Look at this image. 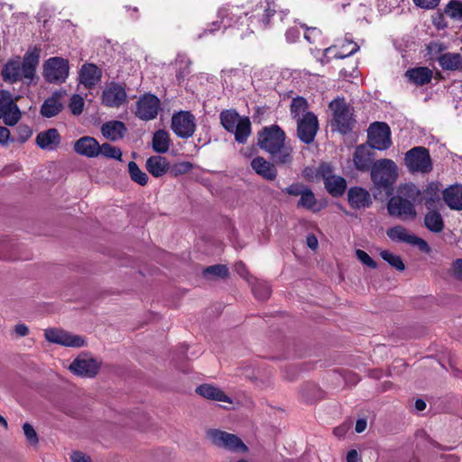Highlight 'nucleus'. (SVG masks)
Listing matches in <instances>:
<instances>
[{"label": "nucleus", "mask_w": 462, "mask_h": 462, "mask_svg": "<svg viewBox=\"0 0 462 462\" xmlns=\"http://www.w3.org/2000/svg\"><path fill=\"white\" fill-rule=\"evenodd\" d=\"M446 204L455 210H462V186L455 185L448 188L443 194Z\"/></svg>", "instance_id": "obj_31"}, {"label": "nucleus", "mask_w": 462, "mask_h": 462, "mask_svg": "<svg viewBox=\"0 0 462 462\" xmlns=\"http://www.w3.org/2000/svg\"><path fill=\"white\" fill-rule=\"evenodd\" d=\"M170 147V136L168 132L158 130L152 137V149L158 153H164Z\"/></svg>", "instance_id": "obj_35"}, {"label": "nucleus", "mask_w": 462, "mask_h": 462, "mask_svg": "<svg viewBox=\"0 0 462 462\" xmlns=\"http://www.w3.org/2000/svg\"><path fill=\"white\" fill-rule=\"evenodd\" d=\"M127 101L125 88L116 82H111L103 90L102 103L108 107H119Z\"/></svg>", "instance_id": "obj_18"}, {"label": "nucleus", "mask_w": 462, "mask_h": 462, "mask_svg": "<svg viewBox=\"0 0 462 462\" xmlns=\"http://www.w3.org/2000/svg\"><path fill=\"white\" fill-rule=\"evenodd\" d=\"M425 226L433 233H439L444 228V222L441 215L437 211H430L425 215Z\"/></svg>", "instance_id": "obj_36"}, {"label": "nucleus", "mask_w": 462, "mask_h": 462, "mask_svg": "<svg viewBox=\"0 0 462 462\" xmlns=\"http://www.w3.org/2000/svg\"><path fill=\"white\" fill-rule=\"evenodd\" d=\"M445 13L453 19L462 18V2L451 0L446 5Z\"/></svg>", "instance_id": "obj_45"}, {"label": "nucleus", "mask_w": 462, "mask_h": 462, "mask_svg": "<svg viewBox=\"0 0 462 462\" xmlns=\"http://www.w3.org/2000/svg\"><path fill=\"white\" fill-rule=\"evenodd\" d=\"M405 165L412 172L428 173L432 170V161L429 150L416 146L405 153Z\"/></svg>", "instance_id": "obj_6"}, {"label": "nucleus", "mask_w": 462, "mask_h": 462, "mask_svg": "<svg viewBox=\"0 0 462 462\" xmlns=\"http://www.w3.org/2000/svg\"><path fill=\"white\" fill-rule=\"evenodd\" d=\"M327 191L333 197L342 196L346 189V181L341 176H333L324 182Z\"/></svg>", "instance_id": "obj_33"}, {"label": "nucleus", "mask_w": 462, "mask_h": 462, "mask_svg": "<svg viewBox=\"0 0 462 462\" xmlns=\"http://www.w3.org/2000/svg\"><path fill=\"white\" fill-rule=\"evenodd\" d=\"M306 242H307L308 246L312 250L317 249V247L319 245L317 237L312 234L308 235Z\"/></svg>", "instance_id": "obj_62"}, {"label": "nucleus", "mask_w": 462, "mask_h": 462, "mask_svg": "<svg viewBox=\"0 0 462 462\" xmlns=\"http://www.w3.org/2000/svg\"><path fill=\"white\" fill-rule=\"evenodd\" d=\"M69 61L63 58H50L44 63L43 75L50 83L63 82L69 76Z\"/></svg>", "instance_id": "obj_10"}, {"label": "nucleus", "mask_w": 462, "mask_h": 462, "mask_svg": "<svg viewBox=\"0 0 462 462\" xmlns=\"http://www.w3.org/2000/svg\"><path fill=\"white\" fill-rule=\"evenodd\" d=\"M254 282H250V283L252 284V291L254 296L260 300H267L271 294L269 284L265 282H259L254 278Z\"/></svg>", "instance_id": "obj_39"}, {"label": "nucleus", "mask_w": 462, "mask_h": 462, "mask_svg": "<svg viewBox=\"0 0 462 462\" xmlns=\"http://www.w3.org/2000/svg\"><path fill=\"white\" fill-rule=\"evenodd\" d=\"M318 129V118L312 112H307L297 119V135L306 144L313 142Z\"/></svg>", "instance_id": "obj_16"}, {"label": "nucleus", "mask_w": 462, "mask_h": 462, "mask_svg": "<svg viewBox=\"0 0 462 462\" xmlns=\"http://www.w3.org/2000/svg\"><path fill=\"white\" fill-rule=\"evenodd\" d=\"M358 453L355 449H351L346 454V461L347 462H357L358 461Z\"/></svg>", "instance_id": "obj_64"}, {"label": "nucleus", "mask_w": 462, "mask_h": 462, "mask_svg": "<svg viewBox=\"0 0 462 462\" xmlns=\"http://www.w3.org/2000/svg\"><path fill=\"white\" fill-rule=\"evenodd\" d=\"M84 105L85 102L83 97L75 94L70 97L69 106L73 115L79 116L83 112Z\"/></svg>", "instance_id": "obj_47"}, {"label": "nucleus", "mask_w": 462, "mask_h": 462, "mask_svg": "<svg viewBox=\"0 0 462 462\" xmlns=\"http://www.w3.org/2000/svg\"><path fill=\"white\" fill-rule=\"evenodd\" d=\"M342 49H346V51H347V52H344V51L339 52L337 55V57H338L340 59H343V58H346V57L355 54L359 50V46L357 45V43L350 41V42H347L346 44H344L342 46Z\"/></svg>", "instance_id": "obj_52"}, {"label": "nucleus", "mask_w": 462, "mask_h": 462, "mask_svg": "<svg viewBox=\"0 0 462 462\" xmlns=\"http://www.w3.org/2000/svg\"><path fill=\"white\" fill-rule=\"evenodd\" d=\"M17 137L12 139L13 142L18 141L21 143H25L32 134L31 127L26 125H19L16 128Z\"/></svg>", "instance_id": "obj_48"}, {"label": "nucleus", "mask_w": 462, "mask_h": 462, "mask_svg": "<svg viewBox=\"0 0 462 462\" xmlns=\"http://www.w3.org/2000/svg\"><path fill=\"white\" fill-rule=\"evenodd\" d=\"M236 8H221L218 11L220 22H213L209 28L205 29L203 33L199 34L198 39L202 38L208 32L213 33L221 28L236 27L241 32L240 36L245 37L254 32V28H266L269 24L270 17L276 13L274 2L265 0L260 2L253 10L250 16L247 13L238 14Z\"/></svg>", "instance_id": "obj_1"}, {"label": "nucleus", "mask_w": 462, "mask_h": 462, "mask_svg": "<svg viewBox=\"0 0 462 462\" xmlns=\"http://www.w3.org/2000/svg\"><path fill=\"white\" fill-rule=\"evenodd\" d=\"M347 201L354 209H365L373 203L370 192L358 186L351 187L347 190Z\"/></svg>", "instance_id": "obj_19"}, {"label": "nucleus", "mask_w": 462, "mask_h": 462, "mask_svg": "<svg viewBox=\"0 0 462 462\" xmlns=\"http://www.w3.org/2000/svg\"><path fill=\"white\" fill-rule=\"evenodd\" d=\"M14 331L15 333L19 336V337H24L26 335H28L29 333V328L26 325L24 324H18L15 326L14 328Z\"/></svg>", "instance_id": "obj_63"}, {"label": "nucleus", "mask_w": 462, "mask_h": 462, "mask_svg": "<svg viewBox=\"0 0 462 462\" xmlns=\"http://www.w3.org/2000/svg\"><path fill=\"white\" fill-rule=\"evenodd\" d=\"M36 144L42 150L53 151L60 143V135L57 129L50 128L40 132L36 136Z\"/></svg>", "instance_id": "obj_24"}, {"label": "nucleus", "mask_w": 462, "mask_h": 462, "mask_svg": "<svg viewBox=\"0 0 462 462\" xmlns=\"http://www.w3.org/2000/svg\"><path fill=\"white\" fill-rule=\"evenodd\" d=\"M70 459L72 462H91L90 457L80 451H74L70 456Z\"/></svg>", "instance_id": "obj_57"}, {"label": "nucleus", "mask_w": 462, "mask_h": 462, "mask_svg": "<svg viewBox=\"0 0 462 462\" xmlns=\"http://www.w3.org/2000/svg\"><path fill=\"white\" fill-rule=\"evenodd\" d=\"M397 177V165L390 159L378 160L371 168V180L378 189H390Z\"/></svg>", "instance_id": "obj_4"}, {"label": "nucleus", "mask_w": 462, "mask_h": 462, "mask_svg": "<svg viewBox=\"0 0 462 462\" xmlns=\"http://www.w3.org/2000/svg\"><path fill=\"white\" fill-rule=\"evenodd\" d=\"M333 111L334 121L339 132L346 134L352 129L354 120L350 108L346 106L344 99H335L329 104Z\"/></svg>", "instance_id": "obj_14"}, {"label": "nucleus", "mask_w": 462, "mask_h": 462, "mask_svg": "<svg viewBox=\"0 0 462 462\" xmlns=\"http://www.w3.org/2000/svg\"><path fill=\"white\" fill-rule=\"evenodd\" d=\"M308 187L302 183H292L289 187L282 189V192L291 196H300Z\"/></svg>", "instance_id": "obj_51"}, {"label": "nucleus", "mask_w": 462, "mask_h": 462, "mask_svg": "<svg viewBox=\"0 0 462 462\" xmlns=\"http://www.w3.org/2000/svg\"><path fill=\"white\" fill-rule=\"evenodd\" d=\"M368 145L379 151L388 149L392 144L391 130L386 123L375 122L367 130Z\"/></svg>", "instance_id": "obj_8"}, {"label": "nucleus", "mask_w": 462, "mask_h": 462, "mask_svg": "<svg viewBox=\"0 0 462 462\" xmlns=\"http://www.w3.org/2000/svg\"><path fill=\"white\" fill-rule=\"evenodd\" d=\"M452 272L456 279L462 281V259H457L454 262Z\"/></svg>", "instance_id": "obj_58"}, {"label": "nucleus", "mask_w": 462, "mask_h": 462, "mask_svg": "<svg viewBox=\"0 0 462 462\" xmlns=\"http://www.w3.org/2000/svg\"><path fill=\"white\" fill-rule=\"evenodd\" d=\"M101 78L100 69L94 64H85L82 66L79 73L80 83L86 88H91Z\"/></svg>", "instance_id": "obj_30"}, {"label": "nucleus", "mask_w": 462, "mask_h": 462, "mask_svg": "<svg viewBox=\"0 0 462 462\" xmlns=\"http://www.w3.org/2000/svg\"><path fill=\"white\" fill-rule=\"evenodd\" d=\"M386 235L393 242H403L415 245L423 253L428 254L430 252V247L424 239L410 233L409 230L402 226L398 225L388 228Z\"/></svg>", "instance_id": "obj_11"}, {"label": "nucleus", "mask_w": 462, "mask_h": 462, "mask_svg": "<svg viewBox=\"0 0 462 462\" xmlns=\"http://www.w3.org/2000/svg\"><path fill=\"white\" fill-rule=\"evenodd\" d=\"M300 35V32L297 27H291L287 30L285 36L288 42H295Z\"/></svg>", "instance_id": "obj_56"}, {"label": "nucleus", "mask_w": 462, "mask_h": 462, "mask_svg": "<svg viewBox=\"0 0 462 462\" xmlns=\"http://www.w3.org/2000/svg\"><path fill=\"white\" fill-rule=\"evenodd\" d=\"M356 256L363 264L373 269L376 268V263L369 256L366 252L361 249H357L356 251Z\"/></svg>", "instance_id": "obj_50"}, {"label": "nucleus", "mask_w": 462, "mask_h": 462, "mask_svg": "<svg viewBox=\"0 0 462 462\" xmlns=\"http://www.w3.org/2000/svg\"><path fill=\"white\" fill-rule=\"evenodd\" d=\"M432 70L428 67H415L406 70L405 77L416 86H424L432 79Z\"/></svg>", "instance_id": "obj_29"}, {"label": "nucleus", "mask_w": 462, "mask_h": 462, "mask_svg": "<svg viewBox=\"0 0 462 462\" xmlns=\"http://www.w3.org/2000/svg\"><path fill=\"white\" fill-rule=\"evenodd\" d=\"M219 116L223 127L235 134V140L239 143H245L251 134L249 117H241L235 110H225Z\"/></svg>", "instance_id": "obj_3"}, {"label": "nucleus", "mask_w": 462, "mask_h": 462, "mask_svg": "<svg viewBox=\"0 0 462 462\" xmlns=\"http://www.w3.org/2000/svg\"><path fill=\"white\" fill-rule=\"evenodd\" d=\"M432 23L438 29H444L447 26L442 14L433 16Z\"/></svg>", "instance_id": "obj_61"}, {"label": "nucleus", "mask_w": 462, "mask_h": 462, "mask_svg": "<svg viewBox=\"0 0 462 462\" xmlns=\"http://www.w3.org/2000/svg\"><path fill=\"white\" fill-rule=\"evenodd\" d=\"M128 171L133 181L141 186H145L147 184L149 178L147 174L138 167L136 162H130L128 163Z\"/></svg>", "instance_id": "obj_38"}, {"label": "nucleus", "mask_w": 462, "mask_h": 462, "mask_svg": "<svg viewBox=\"0 0 462 462\" xmlns=\"http://www.w3.org/2000/svg\"><path fill=\"white\" fill-rule=\"evenodd\" d=\"M195 392L203 398L210 401L227 402L229 404L233 403V400L227 396L224 391L210 383L199 385Z\"/></svg>", "instance_id": "obj_23"}, {"label": "nucleus", "mask_w": 462, "mask_h": 462, "mask_svg": "<svg viewBox=\"0 0 462 462\" xmlns=\"http://www.w3.org/2000/svg\"><path fill=\"white\" fill-rule=\"evenodd\" d=\"M414 4L424 9H433L439 5L440 0H413Z\"/></svg>", "instance_id": "obj_55"}, {"label": "nucleus", "mask_w": 462, "mask_h": 462, "mask_svg": "<svg viewBox=\"0 0 462 462\" xmlns=\"http://www.w3.org/2000/svg\"><path fill=\"white\" fill-rule=\"evenodd\" d=\"M193 169L192 163L189 162H181L170 166L169 171L174 177L186 174Z\"/></svg>", "instance_id": "obj_46"}, {"label": "nucleus", "mask_w": 462, "mask_h": 462, "mask_svg": "<svg viewBox=\"0 0 462 462\" xmlns=\"http://www.w3.org/2000/svg\"><path fill=\"white\" fill-rule=\"evenodd\" d=\"M127 128L125 123L118 120L106 122L101 126L103 136L112 142H116L125 135Z\"/></svg>", "instance_id": "obj_25"}, {"label": "nucleus", "mask_w": 462, "mask_h": 462, "mask_svg": "<svg viewBox=\"0 0 462 462\" xmlns=\"http://www.w3.org/2000/svg\"><path fill=\"white\" fill-rule=\"evenodd\" d=\"M398 196H403L412 201V204L415 203L419 196L420 195V189L416 187V185L412 183H408L402 185L398 190Z\"/></svg>", "instance_id": "obj_42"}, {"label": "nucleus", "mask_w": 462, "mask_h": 462, "mask_svg": "<svg viewBox=\"0 0 462 462\" xmlns=\"http://www.w3.org/2000/svg\"><path fill=\"white\" fill-rule=\"evenodd\" d=\"M251 167L262 178L266 180H273L277 177V170L274 163L266 161L263 157H255L251 161Z\"/></svg>", "instance_id": "obj_26"}, {"label": "nucleus", "mask_w": 462, "mask_h": 462, "mask_svg": "<svg viewBox=\"0 0 462 462\" xmlns=\"http://www.w3.org/2000/svg\"><path fill=\"white\" fill-rule=\"evenodd\" d=\"M40 61V50L36 47L28 51L21 64L23 77L31 82L34 76L35 70Z\"/></svg>", "instance_id": "obj_21"}, {"label": "nucleus", "mask_w": 462, "mask_h": 462, "mask_svg": "<svg viewBox=\"0 0 462 462\" xmlns=\"http://www.w3.org/2000/svg\"><path fill=\"white\" fill-rule=\"evenodd\" d=\"M10 131L6 127L0 126V143L7 144L10 140Z\"/></svg>", "instance_id": "obj_60"}, {"label": "nucleus", "mask_w": 462, "mask_h": 462, "mask_svg": "<svg viewBox=\"0 0 462 462\" xmlns=\"http://www.w3.org/2000/svg\"><path fill=\"white\" fill-rule=\"evenodd\" d=\"M21 74L22 68L19 60L8 61L2 70V77L4 80L11 83L17 81Z\"/></svg>", "instance_id": "obj_34"}, {"label": "nucleus", "mask_w": 462, "mask_h": 462, "mask_svg": "<svg viewBox=\"0 0 462 462\" xmlns=\"http://www.w3.org/2000/svg\"><path fill=\"white\" fill-rule=\"evenodd\" d=\"M298 208H306L313 212L319 210L317 207V199L314 193L310 188H307L305 191L300 195V199L297 203Z\"/></svg>", "instance_id": "obj_37"}, {"label": "nucleus", "mask_w": 462, "mask_h": 462, "mask_svg": "<svg viewBox=\"0 0 462 462\" xmlns=\"http://www.w3.org/2000/svg\"><path fill=\"white\" fill-rule=\"evenodd\" d=\"M101 366V361L95 358L90 353L82 352L69 365V370L81 377H95Z\"/></svg>", "instance_id": "obj_7"}, {"label": "nucleus", "mask_w": 462, "mask_h": 462, "mask_svg": "<svg viewBox=\"0 0 462 462\" xmlns=\"http://www.w3.org/2000/svg\"><path fill=\"white\" fill-rule=\"evenodd\" d=\"M380 255L385 262H387L392 267L395 268L396 270L403 271L405 269V265L399 255L394 254L387 250L381 251Z\"/></svg>", "instance_id": "obj_41"}, {"label": "nucleus", "mask_w": 462, "mask_h": 462, "mask_svg": "<svg viewBox=\"0 0 462 462\" xmlns=\"http://www.w3.org/2000/svg\"><path fill=\"white\" fill-rule=\"evenodd\" d=\"M285 133L277 125L263 127L258 133L259 147L268 152L276 164H290L292 149L285 144Z\"/></svg>", "instance_id": "obj_2"}, {"label": "nucleus", "mask_w": 462, "mask_h": 462, "mask_svg": "<svg viewBox=\"0 0 462 462\" xmlns=\"http://www.w3.org/2000/svg\"><path fill=\"white\" fill-rule=\"evenodd\" d=\"M145 167L149 173L159 178L169 171L170 162L165 157L153 155L146 160Z\"/></svg>", "instance_id": "obj_28"}, {"label": "nucleus", "mask_w": 462, "mask_h": 462, "mask_svg": "<svg viewBox=\"0 0 462 462\" xmlns=\"http://www.w3.org/2000/svg\"><path fill=\"white\" fill-rule=\"evenodd\" d=\"M6 125H15L21 118V111L7 90H0V119Z\"/></svg>", "instance_id": "obj_12"}, {"label": "nucleus", "mask_w": 462, "mask_h": 462, "mask_svg": "<svg viewBox=\"0 0 462 462\" xmlns=\"http://www.w3.org/2000/svg\"><path fill=\"white\" fill-rule=\"evenodd\" d=\"M161 102L152 94L143 95L136 103L135 116L144 121L154 119L160 109Z\"/></svg>", "instance_id": "obj_17"}, {"label": "nucleus", "mask_w": 462, "mask_h": 462, "mask_svg": "<svg viewBox=\"0 0 462 462\" xmlns=\"http://www.w3.org/2000/svg\"><path fill=\"white\" fill-rule=\"evenodd\" d=\"M301 26L306 29V32L304 33V38L310 43L315 42L316 39L319 38L321 34V32L316 27H307L305 25H301Z\"/></svg>", "instance_id": "obj_53"}, {"label": "nucleus", "mask_w": 462, "mask_h": 462, "mask_svg": "<svg viewBox=\"0 0 462 462\" xmlns=\"http://www.w3.org/2000/svg\"><path fill=\"white\" fill-rule=\"evenodd\" d=\"M332 172L333 169L328 163H322L318 170V174L323 179L324 182L334 176Z\"/></svg>", "instance_id": "obj_54"}, {"label": "nucleus", "mask_w": 462, "mask_h": 462, "mask_svg": "<svg viewBox=\"0 0 462 462\" xmlns=\"http://www.w3.org/2000/svg\"><path fill=\"white\" fill-rule=\"evenodd\" d=\"M308 102L305 98L298 97L292 99L291 104V113L296 119L307 113Z\"/></svg>", "instance_id": "obj_40"}, {"label": "nucleus", "mask_w": 462, "mask_h": 462, "mask_svg": "<svg viewBox=\"0 0 462 462\" xmlns=\"http://www.w3.org/2000/svg\"><path fill=\"white\" fill-rule=\"evenodd\" d=\"M235 268L239 275L246 279L249 282H251L248 277V272L246 270V267L242 262L236 263Z\"/></svg>", "instance_id": "obj_59"}, {"label": "nucleus", "mask_w": 462, "mask_h": 462, "mask_svg": "<svg viewBox=\"0 0 462 462\" xmlns=\"http://www.w3.org/2000/svg\"><path fill=\"white\" fill-rule=\"evenodd\" d=\"M374 152L369 145L361 144L356 147L353 155L355 167L360 171H371Z\"/></svg>", "instance_id": "obj_20"}, {"label": "nucleus", "mask_w": 462, "mask_h": 462, "mask_svg": "<svg viewBox=\"0 0 462 462\" xmlns=\"http://www.w3.org/2000/svg\"><path fill=\"white\" fill-rule=\"evenodd\" d=\"M47 341L68 347H81L86 345V339L60 328H48L44 331Z\"/></svg>", "instance_id": "obj_13"}, {"label": "nucleus", "mask_w": 462, "mask_h": 462, "mask_svg": "<svg viewBox=\"0 0 462 462\" xmlns=\"http://www.w3.org/2000/svg\"><path fill=\"white\" fill-rule=\"evenodd\" d=\"M64 95L62 91L54 92L50 97L45 99L41 106V115L43 117L51 118L57 116L62 109L61 98Z\"/></svg>", "instance_id": "obj_27"}, {"label": "nucleus", "mask_w": 462, "mask_h": 462, "mask_svg": "<svg viewBox=\"0 0 462 462\" xmlns=\"http://www.w3.org/2000/svg\"><path fill=\"white\" fill-rule=\"evenodd\" d=\"M74 150L80 155L95 158L100 154V144L93 137L83 136L75 143Z\"/></svg>", "instance_id": "obj_22"}, {"label": "nucleus", "mask_w": 462, "mask_h": 462, "mask_svg": "<svg viewBox=\"0 0 462 462\" xmlns=\"http://www.w3.org/2000/svg\"><path fill=\"white\" fill-rule=\"evenodd\" d=\"M23 430L28 442H30L32 445H36L39 442L38 435L33 427L30 423H24L23 425Z\"/></svg>", "instance_id": "obj_49"}, {"label": "nucleus", "mask_w": 462, "mask_h": 462, "mask_svg": "<svg viewBox=\"0 0 462 462\" xmlns=\"http://www.w3.org/2000/svg\"><path fill=\"white\" fill-rule=\"evenodd\" d=\"M439 66L444 70L462 69V56L459 53L447 52L438 58Z\"/></svg>", "instance_id": "obj_32"}, {"label": "nucleus", "mask_w": 462, "mask_h": 462, "mask_svg": "<svg viewBox=\"0 0 462 462\" xmlns=\"http://www.w3.org/2000/svg\"><path fill=\"white\" fill-rule=\"evenodd\" d=\"M387 210L390 216L403 221L412 220L417 216L412 201L403 196L392 197L387 203Z\"/></svg>", "instance_id": "obj_9"}, {"label": "nucleus", "mask_w": 462, "mask_h": 462, "mask_svg": "<svg viewBox=\"0 0 462 462\" xmlns=\"http://www.w3.org/2000/svg\"><path fill=\"white\" fill-rule=\"evenodd\" d=\"M203 274L205 277L212 276L217 278H225L228 274V269L224 264H215L207 267L203 271Z\"/></svg>", "instance_id": "obj_44"}, {"label": "nucleus", "mask_w": 462, "mask_h": 462, "mask_svg": "<svg viewBox=\"0 0 462 462\" xmlns=\"http://www.w3.org/2000/svg\"><path fill=\"white\" fill-rule=\"evenodd\" d=\"M171 129L180 138L192 136L196 130L194 116L188 111L174 114L171 118Z\"/></svg>", "instance_id": "obj_15"}, {"label": "nucleus", "mask_w": 462, "mask_h": 462, "mask_svg": "<svg viewBox=\"0 0 462 462\" xmlns=\"http://www.w3.org/2000/svg\"><path fill=\"white\" fill-rule=\"evenodd\" d=\"M206 437L217 448L237 453H246L248 451V448L243 440L233 433L217 429H209L206 431Z\"/></svg>", "instance_id": "obj_5"}, {"label": "nucleus", "mask_w": 462, "mask_h": 462, "mask_svg": "<svg viewBox=\"0 0 462 462\" xmlns=\"http://www.w3.org/2000/svg\"><path fill=\"white\" fill-rule=\"evenodd\" d=\"M100 154L108 159L122 161V151L116 146L105 143L100 145Z\"/></svg>", "instance_id": "obj_43"}]
</instances>
